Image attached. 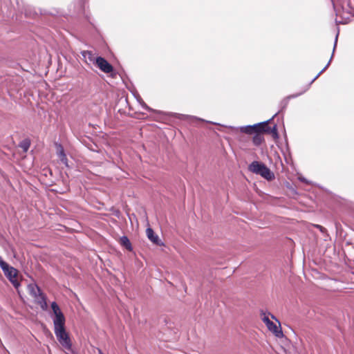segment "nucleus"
<instances>
[{
	"instance_id": "423d86ee",
	"label": "nucleus",
	"mask_w": 354,
	"mask_h": 354,
	"mask_svg": "<svg viewBox=\"0 0 354 354\" xmlns=\"http://www.w3.org/2000/svg\"><path fill=\"white\" fill-rule=\"evenodd\" d=\"M83 55L84 57L88 56L91 62H95L97 67L104 73H109L113 71V67L109 64L104 58L102 57H94L93 55L90 51L84 52Z\"/></svg>"
},
{
	"instance_id": "9b49d317",
	"label": "nucleus",
	"mask_w": 354,
	"mask_h": 354,
	"mask_svg": "<svg viewBox=\"0 0 354 354\" xmlns=\"http://www.w3.org/2000/svg\"><path fill=\"white\" fill-rule=\"evenodd\" d=\"M30 142L29 140L28 139H25L24 140H22L19 145V147L22 149L24 153H26L28 151V150L30 148Z\"/></svg>"
},
{
	"instance_id": "f03ea898",
	"label": "nucleus",
	"mask_w": 354,
	"mask_h": 354,
	"mask_svg": "<svg viewBox=\"0 0 354 354\" xmlns=\"http://www.w3.org/2000/svg\"><path fill=\"white\" fill-rule=\"evenodd\" d=\"M242 133L252 135V142L254 145L259 146L264 142L263 133L272 134L273 137H277V129L274 125L273 127L268 126V121L260 122L254 125H249L241 128Z\"/></svg>"
},
{
	"instance_id": "4468645a",
	"label": "nucleus",
	"mask_w": 354,
	"mask_h": 354,
	"mask_svg": "<svg viewBox=\"0 0 354 354\" xmlns=\"http://www.w3.org/2000/svg\"><path fill=\"white\" fill-rule=\"evenodd\" d=\"M100 354H103L102 351H100Z\"/></svg>"
},
{
	"instance_id": "f257e3e1",
	"label": "nucleus",
	"mask_w": 354,
	"mask_h": 354,
	"mask_svg": "<svg viewBox=\"0 0 354 354\" xmlns=\"http://www.w3.org/2000/svg\"><path fill=\"white\" fill-rule=\"evenodd\" d=\"M51 308L55 315L53 319L54 331L57 339L66 351H71L72 344L65 328V317L59 306L55 301L51 304Z\"/></svg>"
},
{
	"instance_id": "6e6552de",
	"label": "nucleus",
	"mask_w": 354,
	"mask_h": 354,
	"mask_svg": "<svg viewBox=\"0 0 354 354\" xmlns=\"http://www.w3.org/2000/svg\"><path fill=\"white\" fill-rule=\"evenodd\" d=\"M146 234L148 239L154 244L157 245H161L162 243L160 242L158 235L155 234L153 230L151 227H148L146 230Z\"/></svg>"
},
{
	"instance_id": "39448f33",
	"label": "nucleus",
	"mask_w": 354,
	"mask_h": 354,
	"mask_svg": "<svg viewBox=\"0 0 354 354\" xmlns=\"http://www.w3.org/2000/svg\"><path fill=\"white\" fill-rule=\"evenodd\" d=\"M29 294L34 298L35 302L40 306L42 310H46L48 305L46 297L36 284H29L28 286Z\"/></svg>"
},
{
	"instance_id": "f8f14e48",
	"label": "nucleus",
	"mask_w": 354,
	"mask_h": 354,
	"mask_svg": "<svg viewBox=\"0 0 354 354\" xmlns=\"http://www.w3.org/2000/svg\"><path fill=\"white\" fill-rule=\"evenodd\" d=\"M261 319L263 323L267 326L271 322L269 319L268 315H266V313H261Z\"/></svg>"
},
{
	"instance_id": "9d476101",
	"label": "nucleus",
	"mask_w": 354,
	"mask_h": 354,
	"mask_svg": "<svg viewBox=\"0 0 354 354\" xmlns=\"http://www.w3.org/2000/svg\"><path fill=\"white\" fill-rule=\"evenodd\" d=\"M57 154L60 158V160L65 165H67V158L64 153V148L62 147V146L59 145L57 146Z\"/></svg>"
},
{
	"instance_id": "20e7f679",
	"label": "nucleus",
	"mask_w": 354,
	"mask_h": 354,
	"mask_svg": "<svg viewBox=\"0 0 354 354\" xmlns=\"http://www.w3.org/2000/svg\"><path fill=\"white\" fill-rule=\"evenodd\" d=\"M250 171L260 175L268 180H272L274 178V174L270 169L263 162L259 161H253L249 166Z\"/></svg>"
},
{
	"instance_id": "1a4fd4ad",
	"label": "nucleus",
	"mask_w": 354,
	"mask_h": 354,
	"mask_svg": "<svg viewBox=\"0 0 354 354\" xmlns=\"http://www.w3.org/2000/svg\"><path fill=\"white\" fill-rule=\"evenodd\" d=\"M119 243L122 247L125 248L128 251H132L133 247L127 236H123L120 237Z\"/></svg>"
},
{
	"instance_id": "ddd939ff",
	"label": "nucleus",
	"mask_w": 354,
	"mask_h": 354,
	"mask_svg": "<svg viewBox=\"0 0 354 354\" xmlns=\"http://www.w3.org/2000/svg\"><path fill=\"white\" fill-rule=\"evenodd\" d=\"M315 227H316L317 228H318V229H319L321 232H325V231H326V229H325L324 227H322V225H315Z\"/></svg>"
},
{
	"instance_id": "0eeeda50",
	"label": "nucleus",
	"mask_w": 354,
	"mask_h": 354,
	"mask_svg": "<svg viewBox=\"0 0 354 354\" xmlns=\"http://www.w3.org/2000/svg\"><path fill=\"white\" fill-rule=\"evenodd\" d=\"M272 318L276 319L278 322V325L272 322V321L267 325L268 329L272 332L276 337H281L283 336V332L281 328L280 322L275 318L274 315H271Z\"/></svg>"
},
{
	"instance_id": "7ed1b4c3",
	"label": "nucleus",
	"mask_w": 354,
	"mask_h": 354,
	"mask_svg": "<svg viewBox=\"0 0 354 354\" xmlns=\"http://www.w3.org/2000/svg\"><path fill=\"white\" fill-rule=\"evenodd\" d=\"M0 267L10 282L17 289L20 286V282L18 280L19 271L4 261L1 257H0Z\"/></svg>"
}]
</instances>
